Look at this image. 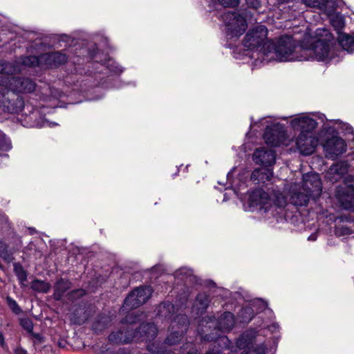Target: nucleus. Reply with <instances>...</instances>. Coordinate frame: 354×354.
I'll use <instances>...</instances> for the list:
<instances>
[{
  "mask_svg": "<svg viewBox=\"0 0 354 354\" xmlns=\"http://www.w3.org/2000/svg\"><path fill=\"white\" fill-rule=\"evenodd\" d=\"M249 203L251 207L263 212H270L273 216L281 213L287 204L286 198L280 192H274L269 194L262 189H256L250 195Z\"/></svg>",
  "mask_w": 354,
  "mask_h": 354,
  "instance_id": "1",
  "label": "nucleus"
},
{
  "mask_svg": "<svg viewBox=\"0 0 354 354\" xmlns=\"http://www.w3.org/2000/svg\"><path fill=\"white\" fill-rule=\"evenodd\" d=\"M266 46V55L273 54L271 57L279 62L301 61L303 59L299 50L301 45H297L291 36H281L275 43L270 41Z\"/></svg>",
  "mask_w": 354,
  "mask_h": 354,
  "instance_id": "2",
  "label": "nucleus"
},
{
  "mask_svg": "<svg viewBox=\"0 0 354 354\" xmlns=\"http://www.w3.org/2000/svg\"><path fill=\"white\" fill-rule=\"evenodd\" d=\"M157 333V328L153 324L146 323L142 324L135 331L128 326L125 329L113 332L109 336V340L115 344L128 343L132 340L149 342L156 337Z\"/></svg>",
  "mask_w": 354,
  "mask_h": 354,
  "instance_id": "3",
  "label": "nucleus"
},
{
  "mask_svg": "<svg viewBox=\"0 0 354 354\" xmlns=\"http://www.w3.org/2000/svg\"><path fill=\"white\" fill-rule=\"evenodd\" d=\"M300 50L301 61L315 59L318 61L330 60L333 58L330 45L322 39H317L308 42L299 48Z\"/></svg>",
  "mask_w": 354,
  "mask_h": 354,
  "instance_id": "4",
  "label": "nucleus"
},
{
  "mask_svg": "<svg viewBox=\"0 0 354 354\" xmlns=\"http://www.w3.org/2000/svg\"><path fill=\"white\" fill-rule=\"evenodd\" d=\"M268 30L263 25H258L250 29L244 37L243 46L250 50H256L266 55Z\"/></svg>",
  "mask_w": 354,
  "mask_h": 354,
  "instance_id": "5",
  "label": "nucleus"
},
{
  "mask_svg": "<svg viewBox=\"0 0 354 354\" xmlns=\"http://www.w3.org/2000/svg\"><path fill=\"white\" fill-rule=\"evenodd\" d=\"M221 17L226 26L227 35L230 37L241 36L248 27L245 19L237 12H225Z\"/></svg>",
  "mask_w": 354,
  "mask_h": 354,
  "instance_id": "6",
  "label": "nucleus"
},
{
  "mask_svg": "<svg viewBox=\"0 0 354 354\" xmlns=\"http://www.w3.org/2000/svg\"><path fill=\"white\" fill-rule=\"evenodd\" d=\"M189 321L185 315L178 314L171 320L169 330L170 334L165 339V344L169 346L178 344L186 332Z\"/></svg>",
  "mask_w": 354,
  "mask_h": 354,
  "instance_id": "7",
  "label": "nucleus"
},
{
  "mask_svg": "<svg viewBox=\"0 0 354 354\" xmlns=\"http://www.w3.org/2000/svg\"><path fill=\"white\" fill-rule=\"evenodd\" d=\"M349 178L354 181L353 176H350ZM335 196L343 209L354 210V184L348 179H346V183L336 188Z\"/></svg>",
  "mask_w": 354,
  "mask_h": 354,
  "instance_id": "8",
  "label": "nucleus"
},
{
  "mask_svg": "<svg viewBox=\"0 0 354 354\" xmlns=\"http://www.w3.org/2000/svg\"><path fill=\"white\" fill-rule=\"evenodd\" d=\"M298 151L305 156L312 154L317 148L319 138L315 132L301 131L294 139Z\"/></svg>",
  "mask_w": 354,
  "mask_h": 354,
  "instance_id": "9",
  "label": "nucleus"
},
{
  "mask_svg": "<svg viewBox=\"0 0 354 354\" xmlns=\"http://www.w3.org/2000/svg\"><path fill=\"white\" fill-rule=\"evenodd\" d=\"M255 337L252 331H247L237 339L236 346L243 349V354H265L266 346L264 344H257Z\"/></svg>",
  "mask_w": 354,
  "mask_h": 354,
  "instance_id": "10",
  "label": "nucleus"
},
{
  "mask_svg": "<svg viewBox=\"0 0 354 354\" xmlns=\"http://www.w3.org/2000/svg\"><path fill=\"white\" fill-rule=\"evenodd\" d=\"M152 291V288L149 286L134 289L125 299L123 307L126 309L138 308L147 302L151 296Z\"/></svg>",
  "mask_w": 354,
  "mask_h": 354,
  "instance_id": "11",
  "label": "nucleus"
},
{
  "mask_svg": "<svg viewBox=\"0 0 354 354\" xmlns=\"http://www.w3.org/2000/svg\"><path fill=\"white\" fill-rule=\"evenodd\" d=\"M22 98L14 92L0 91V107L8 113H16L24 107Z\"/></svg>",
  "mask_w": 354,
  "mask_h": 354,
  "instance_id": "12",
  "label": "nucleus"
},
{
  "mask_svg": "<svg viewBox=\"0 0 354 354\" xmlns=\"http://www.w3.org/2000/svg\"><path fill=\"white\" fill-rule=\"evenodd\" d=\"M265 142L272 147L279 146L281 145H288L286 142V133L283 126L279 123L272 124L267 127L263 134Z\"/></svg>",
  "mask_w": 354,
  "mask_h": 354,
  "instance_id": "13",
  "label": "nucleus"
},
{
  "mask_svg": "<svg viewBox=\"0 0 354 354\" xmlns=\"http://www.w3.org/2000/svg\"><path fill=\"white\" fill-rule=\"evenodd\" d=\"M2 86L8 87L15 93H31L35 89V83L28 78H17L13 76L6 77Z\"/></svg>",
  "mask_w": 354,
  "mask_h": 354,
  "instance_id": "14",
  "label": "nucleus"
},
{
  "mask_svg": "<svg viewBox=\"0 0 354 354\" xmlns=\"http://www.w3.org/2000/svg\"><path fill=\"white\" fill-rule=\"evenodd\" d=\"M300 186L303 191L309 193L313 200L318 198L322 192V183L319 176L315 173H307L303 176Z\"/></svg>",
  "mask_w": 354,
  "mask_h": 354,
  "instance_id": "15",
  "label": "nucleus"
},
{
  "mask_svg": "<svg viewBox=\"0 0 354 354\" xmlns=\"http://www.w3.org/2000/svg\"><path fill=\"white\" fill-rule=\"evenodd\" d=\"M291 128L295 131L315 132L317 122L307 113L295 115L290 122Z\"/></svg>",
  "mask_w": 354,
  "mask_h": 354,
  "instance_id": "16",
  "label": "nucleus"
},
{
  "mask_svg": "<svg viewBox=\"0 0 354 354\" xmlns=\"http://www.w3.org/2000/svg\"><path fill=\"white\" fill-rule=\"evenodd\" d=\"M207 319L208 320L205 319L202 321L203 325L204 322L207 324L212 322L217 329L222 332L230 331L233 328L235 323L234 316L230 312L223 313L217 319H215L214 317H208Z\"/></svg>",
  "mask_w": 354,
  "mask_h": 354,
  "instance_id": "17",
  "label": "nucleus"
},
{
  "mask_svg": "<svg viewBox=\"0 0 354 354\" xmlns=\"http://www.w3.org/2000/svg\"><path fill=\"white\" fill-rule=\"evenodd\" d=\"M290 199L291 203L295 206H305L312 198L309 193L303 191L300 185L295 183L290 187Z\"/></svg>",
  "mask_w": 354,
  "mask_h": 354,
  "instance_id": "18",
  "label": "nucleus"
},
{
  "mask_svg": "<svg viewBox=\"0 0 354 354\" xmlns=\"http://www.w3.org/2000/svg\"><path fill=\"white\" fill-rule=\"evenodd\" d=\"M253 160L257 164L272 165L275 162V153L270 149L260 147L254 152Z\"/></svg>",
  "mask_w": 354,
  "mask_h": 354,
  "instance_id": "19",
  "label": "nucleus"
},
{
  "mask_svg": "<svg viewBox=\"0 0 354 354\" xmlns=\"http://www.w3.org/2000/svg\"><path fill=\"white\" fill-rule=\"evenodd\" d=\"M347 172V163L345 162H339L330 166L326 174V179L334 183L342 179Z\"/></svg>",
  "mask_w": 354,
  "mask_h": 354,
  "instance_id": "20",
  "label": "nucleus"
},
{
  "mask_svg": "<svg viewBox=\"0 0 354 354\" xmlns=\"http://www.w3.org/2000/svg\"><path fill=\"white\" fill-rule=\"evenodd\" d=\"M308 7L317 8L328 15H331L335 10L334 0H301Z\"/></svg>",
  "mask_w": 354,
  "mask_h": 354,
  "instance_id": "21",
  "label": "nucleus"
},
{
  "mask_svg": "<svg viewBox=\"0 0 354 354\" xmlns=\"http://www.w3.org/2000/svg\"><path fill=\"white\" fill-rule=\"evenodd\" d=\"M67 57L60 52H51L41 54V63L48 67H56L66 63Z\"/></svg>",
  "mask_w": 354,
  "mask_h": 354,
  "instance_id": "22",
  "label": "nucleus"
},
{
  "mask_svg": "<svg viewBox=\"0 0 354 354\" xmlns=\"http://www.w3.org/2000/svg\"><path fill=\"white\" fill-rule=\"evenodd\" d=\"M328 151L330 153L335 156L340 155L346 150V145L344 140L339 137H333L328 143Z\"/></svg>",
  "mask_w": 354,
  "mask_h": 354,
  "instance_id": "23",
  "label": "nucleus"
},
{
  "mask_svg": "<svg viewBox=\"0 0 354 354\" xmlns=\"http://www.w3.org/2000/svg\"><path fill=\"white\" fill-rule=\"evenodd\" d=\"M272 171L268 168H258L253 171L251 175V180L255 183H264L271 180Z\"/></svg>",
  "mask_w": 354,
  "mask_h": 354,
  "instance_id": "24",
  "label": "nucleus"
},
{
  "mask_svg": "<svg viewBox=\"0 0 354 354\" xmlns=\"http://www.w3.org/2000/svg\"><path fill=\"white\" fill-rule=\"evenodd\" d=\"M19 71L18 66L11 63L0 61V84L2 85V82L6 77H10L12 74L18 73Z\"/></svg>",
  "mask_w": 354,
  "mask_h": 354,
  "instance_id": "25",
  "label": "nucleus"
},
{
  "mask_svg": "<svg viewBox=\"0 0 354 354\" xmlns=\"http://www.w3.org/2000/svg\"><path fill=\"white\" fill-rule=\"evenodd\" d=\"M209 303V296L205 293H200L196 297L193 309L196 311L197 314H202L207 309Z\"/></svg>",
  "mask_w": 354,
  "mask_h": 354,
  "instance_id": "26",
  "label": "nucleus"
},
{
  "mask_svg": "<svg viewBox=\"0 0 354 354\" xmlns=\"http://www.w3.org/2000/svg\"><path fill=\"white\" fill-rule=\"evenodd\" d=\"M176 313L174 304L170 302H163L158 308L157 315L160 318L169 319Z\"/></svg>",
  "mask_w": 354,
  "mask_h": 354,
  "instance_id": "27",
  "label": "nucleus"
},
{
  "mask_svg": "<svg viewBox=\"0 0 354 354\" xmlns=\"http://www.w3.org/2000/svg\"><path fill=\"white\" fill-rule=\"evenodd\" d=\"M338 40L344 50L352 53L354 51V37L346 33H341Z\"/></svg>",
  "mask_w": 354,
  "mask_h": 354,
  "instance_id": "28",
  "label": "nucleus"
},
{
  "mask_svg": "<svg viewBox=\"0 0 354 354\" xmlns=\"http://www.w3.org/2000/svg\"><path fill=\"white\" fill-rule=\"evenodd\" d=\"M71 283L63 279H59L55 286L54 297L56 299H60L64 293L70 289Z\"/></svg>",
  "mask_w": 354,
  "mask_h": 354,
  "instance_id": "29",
  "label": "nucleus"
},
{
  "mask_svg": "<svg viewBox=\"0 0 354 354\" xmlns=\"http://www.w3.org/2000/svg\"><path fill=\"white\" fill-rule=\"evenodd\" d=\"M14 272L19 281V283L21 286H25V282L27 281V273L24 269L22 266L19 263H15L13 265Z\"/></svg>",
  "mask_w": 354,
  "mask_h": 354,
  "instance_id": "30",
  "label": "nucleus"
},
{
  "mask_svg": "<svg viewBox=\"0 0 354 354\" xmlns=\"http://www.w3.org/2000/svg\"><path fill=\"white\" fill-rule=\"evenodd\" d=\"M30 287L35 291L47 292L50 290V286L46 281L35 279L31 283Z\"/></svg>",
  "mask_w": 354,
  "mask_h": 354,
  "instance_id": "31",
  "label": "nucleus"
},
{
  "mask_svg": "<svg viewBox=\"0 0 354 354\" xmlns=\"http://www.w3.org/2000/svg\"><path fill=\"white\" fill-rule=\"evenodd\" d=\"M22 64L28 66H44L41 63V55L39 56L30 55L24 57Z\"/></svg>",
  "mask_w": 354,
  "mask_h": 354,
  "instance_id": "32",
  "label": "nucleus"
},
{
  "mask_svg": "<svg viewBox=\"0 0 354 354\" xmlns=\"http://www.w3.org/2000/svg\"><path fill=\"white\" fill-rule=\"evenodd\" d=\"M174 277L182 281H187L192 277V271L187 268H181L176 270Z\"/></svg>",
  "mask_w": 354,
  "mask_h": 354,
  "instance_id": "33",
  "label": "nucleus"
},
{
  "mask_svg": "<svg viewBox=\"0 0 354 354\" xmlns=\"http://www.w3.org/2000/svg\"><path fill=\"white\" fill-rule=\"evenodd\" d=\"M0 257L8 262L12 260V254L8 250L7 244L1 240H0Z\"/></svg>",
  "mask_w": 354,
  "mask_h": 354,
  "instance_id": "34",
  "label": "nucleus"
},
{
  "mask_svg": "<svg viewBox=\"0 0 354 354\" xmlns=\"http://www.w3.org/2000/svg\"><path fill=\"white\" fill-rule=\"evenodd\" d=\"M239 316L242 317L243 322H250L254 316L253 310L251 307L243 308L239 313Z\"/></svg>",
  "mask_w": 354,
  "mask_h": 354,
  "instance_id": "35",
  "label": "nucleus"
},
{
  "mask_svg": "<svg viewBox=\"0 0 354 354\" xmlns=\"http://www.w3.org/2000/svg\"><path fill=\"white\" fill-rule=\"evenodd\" d=\"M331 24L336 30L338 35L341 34V30L344 26V21L342 17L336 16L331 19Z\"/></svg>",
  "mask_w": 354,
  "mask_h": 354,
  "instance_id": "36",
  "label": "nucleus"
},
{
  "mask_svg": "<svg viewBox=\"0 0 354 354\" xmlns=\"http://www.w3.org/2000/svg\"><path fill=\"white\" fill-rule=\"evenodd\" d=\"M147 349L152 354H166V351L156 343L149 344Z\"/></svg>",
  "mask_w": 354,
  "mask_h": 354,
  "instance_id": "37",
  "label": "nucleus"
},
{
  "mask_svg": "<svg viewBox=\"0 0 354 354\" xmlns=\"http://www.w3.org/2000/svg\"><path fill=\"white\" fill-rule=\"evenodd\" d=\"M352 227H349L347 225H339L336 229V233L339 235L350 234L352 233Z\"/></svg>",
  "mask_w": 354,
  "mask_h": 354,
  "instance_id": "38",
  "label": "nucleus"
},
{
  "mask_svg": "<svg viewBox=\"0 0 354 354\" xmlns=\"http://www.w3.org/2000/svg\"><path fill=\"white\" fill-rule=\"evenodd\" d=\"M7 302L10 309L16 314H19L21 312V310L15 300L10 297L7 298Z\"/></svg>",
  "mask_w": 354,
  "mask_h": 354,
  "instance_id": "39",
  "label": "nucleus"
},
{
  "mask_svg": "<svg viewBox=\"0 0 354 354\" xmlns=\"http://www.w3.org/2000/svg\"><path fill=\"white\" fill-rule=\"evenodd\" d=\"M21 326L28 333H31L33 329V324L30 319L28 318L21 319L20 321Z\"/></svg>",
  "mask_w": 354,
  "mask_h": 354,
  "instance_id": "40",
  "label": "nucleus"
},
{
  "mask_svg": "<svg viewBox=\"0 0 354 354\" xmlns=\"http://www.w3.org/2000/svg\"><path fill=\"white\" fill-rule=\"evenodd\" d=\"M335 122L336 124H338L339 125H341V129L342 130H344L346 131V133H351V134H353V129L351 126H350L347 123H344L342 121H341L340 120H335Z\"/></svg>",
  "mask_w": 354,
  "mask_h": 354,
  "instance_id": "41",
  "label": "nucleus"
},
{
  "mask_svg": "<svg viewBox=\"0 0 354 354\" xmlns=\"http://www.w3.org/2000/svg\"><path fill=\"white\" fill-rule=\"evenodd\" d=\"M224 7H234L239 4V0H218Z\"/></svg>",
  "mask_w": 354,
  "mask_h": 354,
  "instance_id": "42",
  "label": "nucleus"
},
{
  "mask_svg": "<svg viewBox=\"0 0 354 354\" xmlns=\"http://www.w3.org/2000/svg\"><path fill=\"white\" fill-rule=\"evenodd\" d=\"M137 320L139 321L140 319H137V315H135L134 313L129 314L125 318V322L129 324H132Z\"/></svg>",
  "mask_w": 354,
  "mask_h": 354,
  "instance_id": "43",
  "label": "nucleus"
},
{
  "mask_svg": "<svg viewBox=\"0 0 354 354\" xmlns=\"http://www.w3.org/2000/svg\"><path fill=\"white\" fill-rule=\"evenodd\" d=\"M0 224L2 225H8V218L7 216L0 209Z\"/></svg>",
  "mask_w": 354,
  "mask_h": 354,
  "instance_id": "44",
  "label": "nucleus"
},
{
  "mask_svg": "<svg viewBox=\"0 0 354 354\" xmlns=\"http://www.w3.org/2000/svg\"><path fill=\"white\" fill-rule=\"evenodd\" d=\"M14 353L15 354H27V351L22 347L18 346L14 350Z\"/></svg>",
  "mask_w": 354,
  "mask_h": 354,
  "instance_id": "45",
  "label": "nucleus"
},
{
  "mask_svg": "<svg viewBox=\"0 0 354 354\" xmlns=\"http://www.w3.org/2000/svg\"><path fill=\"white\" fill-rule=\"evenodd\" d=\"M187 354H200L198 353L196 351H189ZM205 354H220L219 351H215L214 349L208 351Z\"/></svg>",
  "mask_w": 354,
  "mask_h": 354,
  "instance_id": "46",
  "label": "nucleus"
},
{
  "mask_svg": "<svg viewBox=\"0 0 354 354\" xmlns=\"http://www.w3.org/2000/svg\"><path fill=\"white\" fill-rule=\"evenodd\" d=\"M0 346L3 348L6 346L4 336L1 332H0Z\"/></svg>",
  "mask_w": 354,
  "mask_h": 354,
  "instance_id": "47",
  "label": "nucleus"
},
{
  "mask_svg": "<svg viewBox=\"0 0 354 354\" xmlns=\"http://www.w3.org/2000/svg\"><path fill=\"white\" fill-rule=\"evenodd\" d=\"M257 301L261 304V309H264V308H266L267 304L266 302H264L263 301H262L261 299H258Z\"/></svg>",
  "mask_w": 354,
  "mask_h": 354,
  "instance_id": "48",
  "label": "nucleus"
},
{
  "mask_svg": "<svg viewBox=\"0 0 354 354\" xmlns=\"http://www.w3.org/2000/svg\"><path fill=\"white\" fill-rule=\"evenodd\" d=\"M219 340L223 342L224 344H226L229 342L228 339L226 337H220Z\"/></svg>",
  "mask_w": 354,
  "mask_h": 354,
  "instance_id": "49",
  "label": "nucleus"
},
{
  "mask_svg": "<svg viewBox=\"0 0 354 354\" xmlns=\"http://www.w3.org/2000/svg\"><path fill=\"white\" fill-rule=\"evenodd\" d=\"M315 239H316V236L315 234H311L308 237V240H310V241H315Z\"/></svg>",
  "mask_w": 354,
  "mask_h": 354,
  "instance_id": "50",
  "label": "nucleus"
},
{
  "mask_svg": "<svg viewBox=\"0 0 354 354\" xmlns=\"http://www.w3.org/2000/svg\"><path fill=\"white\" fill-rule=\"evenodd\" d=\"M98 354H111V352L109 351V350H106L105 351H102L100 353Z\"/></svg>",
  "mask_w": 354,
  "mask_h": 354,
  "instance_id": "51",
  "label": "nucleus"
},
{
  "mask_svg": "<svg viewBox=\"0 0 354 354\" xmlns=\"http://www.w3.org/2000/svg\"><path fill=\"white\" fill-rule=\"evenodd\" d=\"M115 354H129V353H126L123 350H120Z\"/></svg>",
  "mask_w": 354,
  "mask_h": 354,
  "instance_id": "52",
  "label": "nucleus"
},
{
  "mask_svg": "<svg viewBox=\"0 0 354 354\" xmlns=\"http://www.w3.org/2000/svg\"><path fill=\"white\" fill-rule=\"evenodd\" d=\"M28 230H30V233L31 234H33L36 232L34 228H32V227L28 228Z\"/></svg>",
  "mask_w": 354,
  "mask_h": 354,
  "instance_id": "53",
  "label": "nucleus"
},
{
  "mask_svg": "<svg viewBox=\"0 0 354 354\" xmlns=\"http://www.w3.org/2000/svg\"><path fill=\"white\" fill-rule=\"evenodd\" d=\"M214 338H215L214 337H209L207 339H211L212 340H214Z\"/></svg>",
  "mask_w": 354,
  "mask_h": 354,
  "instance_id": "54",
  "label": "nucleus"
},
{
  "mask_svg": "<svg viewBox=\"0 0 354 354\" xmlns=\"http://www.w3.org/2000/svg\"><path fill=\"white\" fill-rule=\"evenodd\" d=\"M0 269H3V266L0 263Z\"/></svg>",
  "mask_w": 354,
  "mask_h": 354,
  "instance_id": "55",
  "label": "nucleus"
},
{
  "mask_svg": "<svg viewBox=\"0 0 354 354\" xmlns=\"http://www.w3.org/2000/svg\"><path fill=\"white\" fill-rule=\"evenodd\" d=\"M4 156H6V157H7V158H8V154H5V155H4Z\"/></svg>",
  "mask_w": 354,
  "mask_h": 354,
  "instance_id": "56",
  "label": "nucleus"
}]
</instances>
